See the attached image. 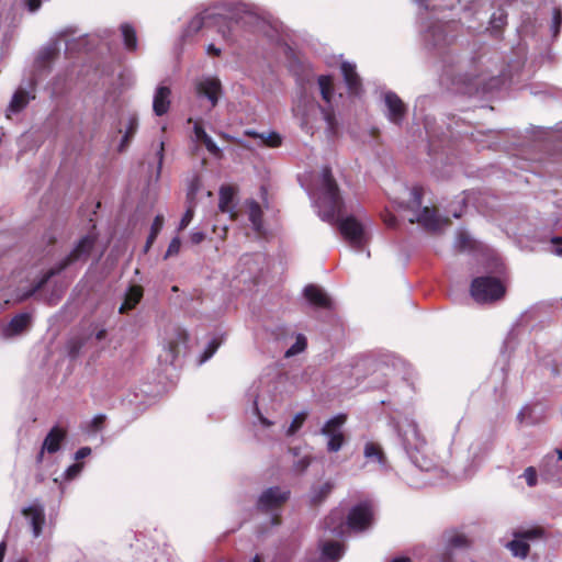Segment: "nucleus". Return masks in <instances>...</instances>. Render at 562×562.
I'll list each match as a JSON object with an SVG mask.
<instances>
[{"instance_id":"obj_36","label":"nucleus","mask_w":562,"mask_h":562,"mask_svg":"<svg viewBox=\"0 0 562 562\" xmlns=\"http://www.w3.org/2000/svg\"><path fill=\"white\" fill-rule=\"evenodd\" d=\"M164 224H165L164 215H160V214L156 215L154 218V222L150 226V232H149V235L147 236L145 246H153V244L156 240V237L161 232Z\"/></svg>"},{"instance_id":"obj_60","label":"nucleus","mask_w":562,"mask_h":562,"mask_svg":"<svg viewBox=\"0 0 562 562\" xmlns=\"http://www.w3.org/2000/svg\"><path fill=\"white\" fill-rule=\"evenodd\" d=\"M81 470V465L79 464H72L70 465L68 469H67V476L69 479L74 477L75 475H77Z\"/></svg>"},{"instance_id":"obj_37","label":"nucleus","mask_w":562,"mask_h":562,"mask_svg":"<svg viewBox=\"0 0 562 562\" xmlns=\"http://www.w3.org/2000/svg\"><path fill=\"white\" fill-rule=\"evenodd\" d=\"M345 422H346V415H344V414L337 415L326 422V424L321 429V434L328 435L334 431H337V429L339 427H341L345 424Z\"/></svg>"},{"instance_id":"obj_46","label":"nucleus","mask_w":562,"mask_h":562,"mask_svg":"<svg viewBox=\"0 0 562 562\" xmlns=\"http://www.w3.org/2000/svg\"><path fill=\"white\" fill-rule=\"evenodd\" d=\"M201 143H203V145L212 156L216 158L222 157L223 154L221 148L214 143V140L209 135L205 138H203Z\"/></svg>"},{"instance_id":"obj_22","label":"nucleus","mask_w":562,"mask_h":562,"mask_svg":"<svg viewBox=\"0 0 562 562\" xmlns=\"http://www.w3.org/2000/svg\"><path fill=\"white\" fill-rule=\"evenodd\" d=\"M137 130H138V119L136 115H132L128 119L126 130H125L124 135L121 139V143L117 147L119 153H124L127 149V147L130 146V143L134 138Z\"/></svg>"},{"instance_id":"obj_2","label":"nucleus","mask_w":562,"mask_h":562,"mask_svg":"<svg viewBox=\"0 0 562 562\" xmlns=\"http://www.w3.org/2000/svg\"><path fill=\"white\" fill-rule=\"evenodd\" d=\"M423 198V187L414 186L411 190V199L406 207L418 213L415 217L409 218V223H416L426 232L431 234L441 233L445 228L451 225V220L448 216L440 215L436 206L422 207Z\"/></svg>"},{"instance_id":"obj_56","label":"nucleus","mask_w":562,"mask_h":562,"mask_svg":"<svg viewBox=\"0 0 562 562\" xmlns=\"http://www.w3.org/2000/svg\"><path fill=\"white\" fill-rule=\"evenodd\" d=\"M254 411H255V414L258 416L260 423L268 427L271 425V422L268 420L259 411V407H258V403H257V400L254 401Z\"/></svg>"},{"instance_id":"obj_28","label":"nucleus","mask_w":562,"mask_h":562,"mask_svg":"<svg viewBox=\"0 0 562 562\" xmlns=\"http://www.w3.org/2000/svg\"><path fill=\"white\" fill-rule=\"evenodd\" d=\"M121 32L124 41V46L127 50H136L137 48V35L133 25L130 23H123L121 25Z\"/></svg>"},{"instance_id":"obj_45","label":"nucleus","mask_w":562,"mask_h":562,"mask_svg":"<svg viewBox=\"0 0 562 562\" xmlns=\"http://www.w3.org/2000/svg\"><path fill=\"white\" fill-rule=\"evenodd\" d=\"M381 220L383 221L384 225L387 228L395 229L398 226V221H397L396 216L391 211H389L387 209H385L381 213Z\"/></svg>"},{"instance_id":"obj_6","label":"nucleus","mask_w":562,"mask_h":562,"mask_svg":"<svg viewBox=\"0 0 562 562\" xmlns=\"http://www.w3.org/2000/svg\"><path fill=\"white\" fill-rule=\"evenodd\" d=\"M82 249L83 248H74V250L67 258H65L63 261H60L56 267H53L49 270H47L44 273V276L40 280H37L29 291H26L22 295L21 299L26 300V299L31 297L32 295H34L37 291H40L49 281L50 278L60 273L72 261L77 260L79 258Z\"/></svg>"},{"instance_id":"obj_44","label":"nucleus","mask_w":562,"mask_h":562,"mask_svg":"<svg viewBox=\"0 0 562 562\" xmlns=\"http://www.w3.org/2000/svg\"><path fill=\"white\" fill-rule=\"evenodd\" d=\"M306 347V341H305V338L303 336H299L295 344H293L291 346V348H289L286 351H285V357L289 358V357H292L296 353H300L302 352Z\"/></svg>"},{"instance_id":"obj_42","label":"nucleus","mask_w":562,"mask_h":562,"mask_svg":"<svg viewBox=\"0 0 562 562\" xmlns=\"http://www.w3.org/2000/svg\"><path fill=\"white\" fill-rule=\"evenodd\" d=\"M89 222L91 223L92 231L88 235L80 238L76 246H94L97 240L95 224L92 217L89 218Z\"/></svg>"},{"instance_id":"obj_16","label":"nucleus","mask_w":562,"mask_h":562,"mask_svg":"<svg viewBox=\"0 0 562 562\" xmlns=\"http://www.w3.org/2000/svg\"><path fill=\"white\" fill-rule=\"evenodd\" d=\"M340 69L349 93L353 95L359 94L362 89V83L359 75L357 74L356 66L348 61H344Z\"/></svg>"},{"instance_id":"obj_7","label":"nucleus","mask_w":562,"mask_h":562,"mask_svg":"<svg viewBox=\"0 0 562 562\" xmlns=\"http://www.w3.org/2000/svg\"><path fill=\"white\" fill-rule=\"evenodd\" d=\"M384 102L387 109L386 117L393 124L401 126L407 115V106L403 100L393 91L384 94Z\"/></svg>"},{"instance_id":"obj_12","label":"nucleus","mask_w":562,"mask_h":562,"mask_svg":"<svg viewBox=\"0 0 562 562\" xmlns=\"http://www.w3.org/2000/svg\"><path fill=\"white\" fill-rule=\"evenodd\" d=\"M562 467L554 460V454H547L539 467L541 477L547 482L562 484Z\"/></svg>"},{"instance_id":"obj_33","label":"nucleus","mask_w":562,"mask_h":562,"mask_svg":"<svg viewBox=\"0 0 562 562\" xmlns=\"http://www.w3.org/2000/svg\"><path fill=\"white\" fill-rule=\"evenodd\" d=\"M486 256V263L485 269L490 273H496L501 274L504 272V263L502 259L493 251L485 255Z\"/></svg>"},{"instance_id":"obj_21","label":"nucleus","mask_w":562,"mask_h":562,"mask_svg":"<svg viewBox=\"0 0 562 562\" xmlns=\"http://www.w3.org/2000/svg\"><path fill=\"white\" fill-rule=\"evenodd\" d=\"M319 110L323 114V120L326 123V133L328 137H336L339 132V123L336 119L335 111L331 106H321Z\"/></svg>"},{"instance_id":"obj_40","label":"nucleus","mask_w":562,"mask_h":562,"mask_svg":"<svg viewBox=\"0 0 562 562\" xmlns=\"http://www.w3.org/2000/svg\"><path fill=\"white\" fill-rule=\"evenodd\" d=\"M249 220L252 223L254 227L259 231L262 223V211L260 205L257 202H254L250 205Z\"/></svg>"},{"instance_id":"obj_38","label":"nucleus","mask_w":562,"mask_h":562,"mask_svg":"<svg viewBox=\"0 0 562 562\" xmlns=\"http://www.w3.org/2000/svg\"><path fill=\"white\" fill-rule=\"evenodd\" d=\"M326 436L329 438L327 442V450L330 452L339 451L345 442L344 434L340 431H334Z\"/></svg>"},{"instance_id":"obj_43","label":"nucleus","mask_w":562,"mask_h":562,"mask_svg":"<svg viewBox=\"0 0 562 562\" xmlns=\"http://www.w3.org/2000/svg\"><path fill=\"white\" fill-rule=\"evenodd\" d=\"M448 544L451 548H465L469 546V540L462 533H452L448 538Z\"/></svg>"},{"instance_id":"obj_9","label":"nucleus","mask_w":562,"mask_h":562,"mask_svg":"<svg viewBox=\"0 0 562 562\" xmlns=\"http://www.w3.org/2000/svg\"><path fill=\"white\" fill-rule=\"evenodd\" d=\"M324 528L333 537L342 538L349 532V526L347 517H345L341 510H333L324 519Z\"/></svg>"},{"instance_id":"obj_47","label":"nucleus","mask_w":562,"mask_h":562,"mask_svg":"<svg viewBox=\"0 0 562 562\" xmlns=\"http://www.w3.org/2000/svg\"><path fill=\"white\" fill-rule=\"evenodd\" d=\"M194 205L195 203H188L187 210L179 223V229H184L192 221L194 215Z\"/></svg>"},{"instance_id":"obj_61","label":"nucleus","mask_w":562,"mask_h":562,"mask_svg":"<svg viewBox=\"0 0 562 562\" xmlns=\"http://www.w3.org/2000/svg\"><path fill=\"white\" fill-rule=\"evenodd\" d=\"M41 4H42L41 0H27V8L32 12L36 11L37 9H40Z\"/></svg>"},{"instance_id":"obj_23","label":"nucleus","mask_w":562,"mask_h":562,"mask_svg":"<svg viewBox=\"0 0 562 562\" xmlns=\"http://www.w3.org/2000/svg\"><path fill=\"white\" fill-rule=\"evenodd\" d=\"M363 454L368 460L376 461L382 467L386 465V457L379 443L369 441L366 443Z\"/></svg>"},{"instance_id":"obj_57","label":"nucleus","mask_w":562,"mask_h":562,"mask_svg":"<svg viewBox=\"0 0 562 562\" xmlns=\"http://www.w3.org/2000/svg\"><path fill=\"white\" fill-rule=\"evenodd\" d=\"M194 135L199 142H202L203 138L207 136L206 132L204 131L203 126L199 123H195L194 125Z\"/></svg>"},{"instance_id":"obj_27","label":"nucleus","mask_w":562,"mask_h":562,"mask_svg":"<svg viewBox=\"0 0 562 562\" xmlns=\"http://www.w3.org/2000/svg\"><path fill=\"white\" fill-rule=\"evenodd\" d=\"M29 101L30 97L27 91L19 89L14 92L11 102L8 106V111L12 113H18L29 104Z\"/></svg>"},{"instance_id":"obj_55","label":"nucleus","mask_w":562,"mask_h":562,"mask_svg":"<svg viewBox=\"0 0 562 562\" xmlns=\"http://www.w3.org/2000/svg\"><path fill=\"white\" fill-rule=\"evenodd\" d=\"M310 463H311L310 457H304V458L300 459L295 463L294 467H295V470H297L299 472H303L308 468Z\"/></svg>"},{"instance_id":"obj_59","label":"nucleus","mask_w":562,"mask_h":562,"mask_svg":"<svg viewBox=\"0 0 562 562\" xmlns=\"http://www.w3.org/2000/svg\"><path fill=\"white\" fill-rule=\"evenodd\" d=\"M81 346L82 345L78 341L71 342V345L69 347V356L71 358H76L80 351Z\"/></svg>"},{"instance_id":"obj_26","label":"nucleus","mask_w":562,"mask_h":562,"mask_svg":"<svg viewBox=\"0 0 562 562\" xmlns=\"http://www.w3.org/2000/svg\"><path fill=\"white\" fill-rule=\"evenodd\" d=\"M317 83L319 87L322 99L325 102L330 103L335 91L333 77L329 75H321L317 78Z\"/></svg>"},{"instance_id":"obj_20","label":"nucleus","mask_w":562,"mask_h":562,"mask_svg":"<svg viewBox=\"0 0 562 562\" xmlns=\"http://www.w3.org/2000/svg\"><path fill=\"white\" fill-rule=\"evenodd\" d=\"M143 297V288L140 285H131L125 294L124 301L119 308V313L124 314L135 308Z\"/></svg>"},{"instance_id":"obj_34","label":"nucleus","mask_w":562,"mask_h":562,"mask_svg":"<svg viewBox=\"0 0 562 562\" xmlns=\"http://www.w3.org/2000/svg\"><path fill=\"white\" fill-rule=\"evenodd\" d=\"M507 547L515 557H519L522 559H525L528 555L530 549L528 542L524 541L521 538L516 537H514V539L507 544Z\"/></svg>"},{"instance_id":"obj_11","label":"nucleus","mask_w":562,"mask_h":562,"mask_svg":"<svg viewBox=\"0 0 562 562\" xmlns=\"http://www.w3.org/2000/svg\"><path fill=\"white\" fill-rule=\"evenodd\" d=\"M403 443L407 453L411 454V458H415L413 456L414 451H420L426 446V440L422 436L417 425L415 423H409L407 425V429H405L402 434Z\"/></svg>"},{"instance_id":"obj_18","label":"nucleus","mask_w":562,"mask_h":562,"mask_svg":"<svg viewBox=\"0 0 562 562\" xmlns=\"http://www.w3.org/2000/svg\"><path fill=\"white\" fill-rule=\"evenodd\" d=\"M66 438V430L54 426L46 435L43 441V451L48 453H56L60 449V443Z\"/></svg>"},{"instance_id":"obj_24","label":"nucleus","mask_w":562,"mask_h":562,"mask_svg":"<svg viewBox=\"0 0 562 562\" xmlns=\"http://www.w3.org/2000/svg\"><path fill=\"white\" fill-rule=\"evenodd\" d=\"M235 189L232 186H222L220 189L218 209L226 213L232 211Z\"/></svg>"},{"instance_id":"obj_8","label":"nucleus","mask_w":562,"mask_h":562,"mask_svg":"<svg viewBox=\"0 0 562 562\" xmlns=\"http://www.w3.org/2000/svg\"><path fill=\"white\" fill-rule=\"evenodd\" d=\"M290 492L280 487H269L259 496L257 506L261 510H271L280 507L289 498Z\"/></svg>"},{"instance_id":"obj_58","label":"nucleus","mask_w":562,"mask_h":562,"mask_svg":"<svg viewBox=\"0 0 562 562\" xmlns=\"http://www.w3.org/2000/svg\"><path fill=\"white\" fill-rule=\"evenodd\" d=\"M91 453V448L89 447H82L80 448L79 450H77L76 454H75V459L76 460H80V459H83L88 456H90Z\"/></svg>"},{"instance_id":"obj_15","label":"nucleus","mask_w":562,"mask_h":562,"mask_svg":"<svg viewBox=\"0 0 562 562\" xmlns=\"http://www.w3.org/2000/svg\"><path fill=\"white\" fill-rule=\"evenodd\" d=\"M32 317L29 313L15 315L3 328V337L12 338L21 335L31 326Z\"/></svg>"},{"instance_id":"obj_62","label":"nucleus","mask_w":562,"mask_h":562,"mask_svg":"<svg viewBox=\"0 0 562 562\" xmlns=\"http://www.w3.org/2000/svg\"><path fill=\"white\" fill-rule=\"evenodd\" d=\"M553 22H554V25L557 27L560 26L561 22H562V12L560 9H555L554 12H553Z\"/></svg>"},{"instance_id":"obj_30","label":"nucleus","mask_w":562,"mask_h":562,"mask_svg":"<svg viewBox=\"0 0 562 562\" xmlns=\"http://www.w3.org/2000/svg\"><path fill=\"white\" fill-rule=\"evenodd\" d=\"M334 486V483L328 481L317 487H313L311 493L312 504L317 505L322 503L331 493Z\"/></svg>"},{"instance_id":"obj_10","label":"nucleus","mask_w":562,"mask_h":562,"mask_svg":"<svg viewBox=\"0 0 562 562\" xmlns=\"http://www.w3.org/2000/svg\"><path fill=\"white\" fill-rule=\"evenodd\" d=\"M340 234L350 243L360 244L364 241V231L362 224L353 216H348L339 222Z\"/></svg>"},{"instance_id":"obj_39","label":"nucleus","mask_w":562,"mask_h":562,"mask_svg":"<svg viewBox=\"0 0 562 562\" xmlns=\"http://www.w3.org/2000/svg\"><path fill=\"white\" fill-rule=\"evenodd\" d=\"M543 536V529L535 527L526 530H517L514 532V537L521 538L524 541L539 539Z\"/></svg>"},{"instance_id":"obj_31","label":"nucleus","mask_w":562,"mask_h":562,"mask_svg":"<svg viewBox=\"0 0 562 562\" xmlns=\"http://www.w3.org/2000/svg\"><path fill=\"white\" fill-rule=\"evenodd\" d=\"M188 340V334L184 329L177 328L175 330V338L168 341V348L171 353L172 359H175L179 353V345H186Z\"/></svg>"},{"instance_id":"obj_54","label":"nucleus","mask_w":562,"mask_h":562,"mask_svg":"<svg viewBox=\"0 0 562 562\" xmlns=\"http://www.w3.org/2000/svg\"><path fill=\"white\" fill-rule=\"evenodd\" d=\"M218 346L220 342L216 339L211 340L210 344L207 345L206 350L203 353L202 361H206L207 359H210L217 350Z\"/></svg>"},{"instance_id":"obj_35","label":"nucleus","mask_w":562,"mask_h":562,"mask_svg":"<svg viewBox=\"0 0 562 562\" xmlns=\"http://www.w3.org/2000/svg\"><path fill=\"white\" fill-rule=\"evenodd\" d=\"M474 235L467 228L460 227L456 232V246H476Z\"/></svg>"},{"instance_id":"obj_41","label":"nucleus","mask_w":562,"mask_h":562,"mask_svg":"<svg viewBox=\"0 0 562 562\" xmlns=\"http://www.w3.org/2000/svg\"><path fill=\"white\" fill-rule=\"evenodd\" d=\"M307 417V413L306 412H300L297 413L293 420L291 422L288 430H286V435L288 436H293L301 427L302 425L304 424L305 419Z\"/></svg>"},{"instance_id":"obj_5","label":"nucleus","mask_w":562,"mask_h":562,"mask_svg":"<svg viewBox=\"0 0 562 562\" xmlns=\"http://www.w3.org/2000/svg\"><path fill=\"white\" fill-rule=\"evenodd\" d=\"M254 19L255 16L251 13L245 12L243 14H234L229 18L221 16L216 21V24L218 25V32L226 42H235L238 30L247 23H250Z\"/></svg>"},{"instance_id":"obj_3","label":"nucleus","mask_w":562,"mask_h":562,"mask_svg":"<svg viewBox=\"0 0 562 562\" xmlns=\"http://www.w3.org/2000/svg\"><path fill=\"white\" fill-rule=\"evenodd\" d=\"M470 293L480 304L494 303L505 296L506 288L498 279L484 276L472 280Z\"/></svg>"},{"instance_id":"obj_48","label":"nucleus","mask_w":562,"mask_h":562,"mask_svg":"<svg viewBox=\"0 0 562 562\" xmlns=\"http://www.w3.org/2000/svg\"><path fill=\"white\" fill-rule=\"evenodd\" d=\"M156 157H157V172H156V177L159 178L160 172H161V168H162L164 158H165V143L162 140L159 142L158 145H157Z\"/></svg>"},{"instance_id":"obj_1","label":"nucleus","mask_w":562,"mask_h":562,"mask_svg":"<svg viewBox=\"0 0 562 562\" xmlns=\"http://www.w3.org/2000/svg\"><path fill=\"white\" fill-rule=\"evenodd\" d=\"M316 204L318 215L323 221L330 224L338 222L344 211L345 202L329 166H324L322 169Z\"/></svg>"},{"instance_id":"obj_14","label":"nucleus","mask_w":562,"mask_h":562,"mask_svg":"<svg viewBox=\"0 0 562 562\" xmlns=\"http://www.w3.org/2000/svg\"><path fill=\"white\" fill-rule=\"evenodd\" d=\"M196 92L206 97L212 106H215L222 93L221 81L217 78H206L198 83Z\"/></svg>"},{"instance_id":"obj_32","label":"nucleus","mask_w":562,"mask_h":562,"mask_svg":"<svg viewBox=\"0 0 562 562\" xmlns=\"http://www.w3.org/2000/svg\"><path fill=\"white\" fill-rule=\"evenodd\" d=\"M212 15L207 12L195 15L188 24V34H195L204 26L209 25Z\"/></svg>"},{"instance_id":"obj_64","label":"nucleus","mask_w":562,"mask_h":562,"mask_svg":"<svg viewBox=\"0 0 562 562\" xmlns=\"http://www.w3.org/2000/svg\"><path fill=\"white\" fill-rule=\"evenodd\" d=\"M548 241L552 244V246H561L562 245V236H551Z\"/></svg>"},{"instance_id":"obj_13","label":"nucleus","mask_w":562,"mask_h":562,"mask_svg":"<svg viewBox=\"0 0 562 562\" xmlns=\"http://www.w3.org/2000/svg\"><path fill=\"white\" fill-rule=\"evenodd\" d=\"M304 297L314 306L330 308L331 300L327 293L316 284H307L303 290Z\"/></svg>"},{"instance_id":"obj_4","label":"nucleus","mask_w":562,"mask_h":562,"mask_svg":"<svg viewBox=\"0 0 562 562\" xmlns=\"http://www.w3.org/2000/svg\"><path fill=\"white\" fill-rule=\"evenodd\" d=\"M349 531L361 532L371 527L373 522V507L371 503L363 502L353 506L348 516Z\"/></svg>"},{"instance_id":"obj_63","label":"nucleus","mask_w":562,"mask_h":562,"mask_svg":"<svg viewBox=\"0 0 562 562\" xmlns=\"http://www.w3.org/2000/svg\"><path fill=\"white\" fill-rule=\"evenodd\" d=\"M207 54L212 55V56H215V57H218L221 55V49L217 48L214 44H210L207 46Z\"/></svg>"},{"instance_id":"obj_49","label":"nucleus","mask_w":562,"mask_h":562,"mask_svg":"<svg viewBox=\"0 0 562 562\" xmlns=\"http://www.w3.org/2000/svg\"><path fill=\"white\" fill-rule=\"evenodd\" d=\"M200 188V179L196 177L194 178L189 187L188 193H187V203H195V195Z\"/></svg>"},{"instance_id":"obj_17","label":"nucleus","mask_w":562,"mask_h":562,"mask_svg":"<svg viewBox=\"0 0 562 562\" xmlns=\"http://www.w3.org/2000/svg\"><path fill=\"white\" fill-rule=\"evenodd\" d=\"M22 514L30 519L34 537H38L45 522L43 506L34 504L23 508Z\"/></svg>"},{"instance_id":"obj_19","label":"nucleus","mask_w":562,"mask_h":562,"mask_svg":"<svg viewBox=\"0 0 562 562\" xmlns=\"http://www.w3.org/2000/svg\"><path fill=\"white\" fill-rule=\"evenodd\" d=\"M170 94L171 91L168 87L160 86L157 88L153 102V110L156 115L161 116L168 112L170 108Z\"/></svg>"},{"instance_id":"obj_52","label":"nucleus","mask_w":562,"mask_h":562,"mask_svg":"<svg viewBox=\"0 0 562 562\" xmlns=\"http://www.w3.org/2000/svg\"><path fill=\"white\" fill-rule=\"evenodd\" d=\"M524 477L529 486L537 484V471L533 467H528L524 472Z\"/></svg>"},{"instance_id":"obj_53","label":"nucleus","mask_w":562,"mask_h":562,"mask_svg":"<svg viewBox=\"0 0 562 562\" xmlns=\"http://www.w3.org/2000/svg\"><path fill=\"white\" fill-rule=\"evenodd\" d=\"M106 420V416L104 414H99L94 416L90 423V427L93 431H99L103 428V425Z\"/></svg>"},{"instance_id":"obj_50","label":"nucleus","mask_w":562,"mask_h":562,"mask_svg":"<svg viewBox=\"0 0 562 562\" xmlns=\"http://www.w3.org/2000/svg\"><path fill=\"white\" fill-rule=\"evenodd\" d=\"M507 22V14L501 11V13L497 15L496 13H493L491 18V25L494 29L501 30Z\"/></svg>"},{"instance_id":"obj_25","label":"nucleus","mask_w":562,"mask_h":562,"mask_svg":"<svg viewBox=\"0 0 562 562\" xmlns=\"http://www.w3.org/2000/svg\"><path fill=\"white\" fill-rule=\"evenodd\" d=\"M344 550L345 548L342 544L334 541H326L322 546V555L325 559L336 562L342 557Z\"/></svg>"},{"instance_id":"obj_51","label":"nucleus","mask_w":562,"mask_h":562,"mask_svg":"<svg viewBox=\"0 0 562 562\" xmlns=\"http://www.w3.org/2000/svg\"><path fill=\"white\" fill-rule=\"evenodd\" d=\"M57 50L55 48H47L43 50L38 57V60L45 65L54 60L57 56Z\"/></svg>"},{"instance_id":"obj_29","label":"nucleus","mask_w":562,"mask_h":562,"mask_svg":"<svg viewBox=\"0 0 562 562\" xmlns=\"http://www.w3.org/2000/svg\"><path fill=\"white\" fill-rule=\"evenodd\" d=\"M245 134L249 137L261 138L262 143L271 148L279 147L282 144V138L277 132H270L267 136L255 131H246Z\"/></svg>"}]
</instances>
